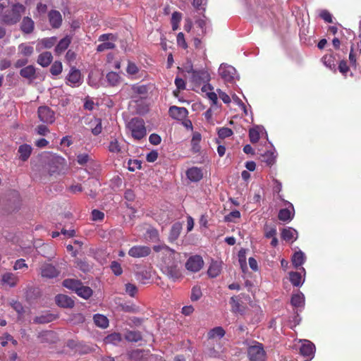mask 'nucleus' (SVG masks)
I'll return each mask as SVG.
<instances>
[{
    "label": "nucleus",
    "instance_id": "c03bdc74",
    "mask_svg": "<svg viewBox=\"0 0 361 361\" xmlns=\"http://www.w3.org/2000/svg\"><path fill=\"white\" fill-rule=\"evenodd\" d=\"M106 80L110 85L115 86L119 82L120 76L117 73L111 71L106 75Z\"/></svg>",
    "mask_w": 361,
    "mask_h": 361
},
{
    "label": "nucleus",
    "instance_id": "37998d69",
    "mask_svg": "<svg viewBox=\"0 0 361 361\" xmlns=\"http://www.w3.org/2000/svg\"><path fill=\"white\" fill-rule=\"evenodd\" d=\"M125 338L130 342H137L142 339L140 333L134 331H128L125 335Z\"/></svg>",
    "mask_w": 361,
    "mask_h": 361
},
{
    "label": "nucleus",
    "instance_id": "c756f323",
    "mask_svg": "<svg viewBox=\"0 0 361 361\" xmlns=\"http://www.w3.org/2000/svg\"><path fill=\"white\" fill-rule=\"evenodd\" d=\"M202 136L198 132H195L192 135L191 140V149L194 153H197L200 151V141Z\"/></svg>",
    "mask_w": 361,
    "mask_h": 361
},
{
    "label": "nucleus",
    "instance_id": "b1692460",
    "mask_svg": "<svg viewBox=\"0 0 361 361\" xmlns=\"http://www.w3.org/2000/svg\"><path fill=\"white\" fill-rule=\"evenodd\" d=\"M56 302L62 307H72L74 305V301L68 296L63 294L56 296Z\"/></svg>",
    "mask_w": 361,
    "mask_h": 361
},
{
    "label": "nucleus",
    "instance_id": "7ed1b4c3",
    "mask_svg": "<svg viewBox=\"0 0 361 361\" xmlns=\"http://www.w3.org/2000/svg\"><path fill=\"white\" fill-rule=\"evenodd\" d=\"M127 131L133 139L140 140L147 135L145 122L138 118H132L126 125Z\"/></svg>",
    "mask_w": 361,
    "mask_h": 361
},
{
    "label": "nucleus",
    "instance_id": "bb28decb",
    "mask_svg": "<svg viewBox=\"0 0 361 361\" xmlns=\"http://www.w3.org/2000/svg\"><path fill=\"white\" fill-rule=\"evenodd\" d=\"M305 255L302 251H298L294 253L292 257V264L294 267L298 268L302 266L305 262Z\"/></svg>",
    "mask_w": 361,
    "mask_h": 361
},
{
    "label": "nucleus",
    "instance_id": "a211bd4d",
    "mask_svg": "<svg viewBox=\"0 0 361 361\" xmlns=\"http://www.w3.org/2000/svg\"><path fill=\"white\" fill-rule=\"evenodd\" d=\"M286 204H289V208L282 209L279 212V219L283 221H290L294 216V208L291 203L286 202Z\"/></svg>",
    "mask_w": 361,
    "mask_h": 361
},
{
    "label": "nucleus",
    "instance_id": "5fc2aeb1",
    "mask_svg": "<svg viewBox=\"0 0 361 361\" xmlns=\"http://www.w3.org/2000/svg\"><path fill=\"white\" fill-rule=\"evenodd\" d=\"M133 90L135 93L140 94V96H145L147 93L148 89L146 85H134Z\"/></svg>",
    "mask_w": 361,
    "mask_h": 361
},
{
    "label": "nucleus",
    "instance_id": "f257e3e1",
    "mask_svg": "<svg viewBox=\"0 0 361 361\" xmlns=\"http://www.w3.org/2000/svg\"><path fill=\"white\" fill-rule=\"evenodd\" d=\"M154 250L156 252H162L163 254L169 256V262H166V260L165 261V263L167 264L165 271L168 276L173 281H176L180 279L182 276L181 272L178 267L173 264L176 256L179 254L176 253L173 250L169 248L166 245H156L154 247Z\"/></svg>",
    "mask_w": 361,
    "mask_h": 361
},
{
    "label": "nucleus",
    "instance_id": "0e129e2a",
    "mask_svg": "<svg viewBox=\"0 0 361 361\" xmlns=\"http://www.w3.org/2000/svg\"><path fill=\"white\" fill-rule=\"evenodd\" d=\"M240 217V213L238 210L232 211L226 217V221H232L233 219H238Z\"/></svg>",
    "mask_w": 361,
    "mask_h": 361
},
{
    "label": "nucleus",
    "instance_id": "aec40b11",
    "mask_svg": "<svg viewBox=\"0 0 361 361\" xmlns=\"http://www.w3.org/2000/svg\"><path fill=\"white\" fill-rule=\"evenodd\" d=\"M264 133L267 136L265 129L262 126H257L249 130V137L252 143L258 142L260 135Z\"/></svg>",
    "mask_w": 361,
    "mask_h": 361
},
{
    "label": "nucleus",
    "instance_id": "09e8293b",
    "mask_svg": "<svg viewBox=\"0 0 361 361\" xmlns=\"http://www.w3.org/2000/svg\"><path fill=\"white\" fill-rule=\"evenodd\" d=\"M56 37L44 38L40 42L44 48L50 49L56 44Z\"/></svg>",
    "mask_w": 361,
    "mask_h": 361
},
{
    "label": "nucleus",
    "instance_id": "7c9ffc66",
    "mask_svg": "<svg viewBox=\"0 0 361 361\" xmlns=\"http://www.w3.org/2000/svg\"><path fill=\"white\" fill-rule=\"evenodd\" d=\"M181 230H182V224L179 222L175 223L172 226L170 233H169V240L171 242L176 240L178 238Z\"/></svg>",
    "mask_w": 361,
    "mask_h": 361
},
{
    "label": "nucleus",
    "instance_id": "412c9836",
    "mask_svg": "<svg viewBox=\"0 0 361 361\" xmlns=\"http://www.w3.org/2000/svg\"><path fill=\"white\" fill-rule=\"evenodd\" d=\"M49 20L50 25L54 27L58 28L61 26L62 22V16L59 11L51 10L49 13Z\"/></svg>",
    "mask_w": 361,
    "mask_h": 361
},
{
    "label": "nucleus",
    "instance_id": "f8f14e48",
    "mask_svg": "<svg viewBox=\"0 0 361 361\" xmlns=\"http://www.w3.org/2000/svg\"><path fill=\"white\" fill-rule=\"evenodd\" d=\"M18 281V276L11 272H6L1 275V282L3 286L13 288L16 286Z\"/></svg>",
    "mask_w": 361,
    "mask_h": 361
},
{
    "label": "nucleus",
    "instance_id": "393cba45",
    "mask_svg": "<svg viewBox=\"0 0 361 361\" xmlns=\"http://www.w3.org/2000/svg\"><path fill=\"white\" fill-rule=\"evenodd\" d=\"M281 237L286 241H294L298 238V232L290 227L283 228L281 231Z\"/></svg>",
    "mask_w": 361,
    "mask_h": 361
},
{
    "label": "nucleus",
    "instance_id": "1a4fd4ad",
    "mask_svg": "<svg viewBox=\"0 0 361 361\" xmlns=\"http://www.w3.org/2000/svg\"><path fill=\"white\" fill-rule=\"evenodd\" d=\"M37 113L39 119L42 123H52L55 121L54 112L47 106H39Z\"/></svg>",
    "mask_w": 361,
    "mask_h": 361
},
{
    "label": "nucleus",
    "instance_id": "a878e982",
    "mask_svg": "<svg viewBox=\"0 0 361 361\" xmlns=\"http://www.w3.org/2000/svg\"><path fill=\"white\" fill-rule=\"evenodd\" d=\"M32 147L30 145H27V144H23V145H21L19 148H18V153L20 154V159L23 161H27L31 153H32Z\"/></svg>",
    "mask_w": 361,
    "mask_h": 361
},
{
    "label": "nucleus",
    "instance_id": "a18cd8bd",
    "mask_svg": "<svg viewBox=\"0 0 361 361\" xmlns=\"http://www.w3.org/2000/svg\"><path fill=\"white\" fill-rule=\"evenodd\" d=\"M182 18L181 13L174 12L171 16V25L173 30H176L179 27V23Z\"/></svg>",
    "mask_w": 361,
    "mask_h": 361
},
{
    "label": "nucleus",
    "instance_id": "a19ab883",
    "mask_svg": "<svg viewBox=\"0 0 361 361\" xmlns=\"http://www.w3.org/2000/svg\"><path fill=\"white\" fill-rule=\"evenodd\" d=\"M80 284L81 282L75 279H66L63 282V285L64 287L71 289L75 292H76L77 289L80 286Z\"/></svg>",
    "mask_w": 361,
    "mask_h": 361
},
{
    "label": "nucleus",
    "instance_id": "5701e85b",
    "mask_svg": "<svg viewBox=\"0 0 361 361\" xmlns=\"http://www.w3.org/2000/svg\"><path fill=\"white\" fill-rule=\"evenodd\" d=\"M36 69L35 66L30 65L23 68L20 71V75L30 81L34 80L36 78Z\"/></svg>",
    "mask_w": 361,
    "mask_h": 361
},
{
    "label": "nucleus",
    "instance_id": "4be33fe9",
    "mask_svg": "<svg viewBox=\"0 0 361 361\" xmlns=\"http://www.w3.org/2000/svg\"><path fill=\"white\" fill-rule=\"evenodd\" d=\"M35 28V23L30 17H24L20 24V29L25 34H30Z\"/></svg>",
    "mask_w": 361,
    "mask_h": 361
},
{
    "label": "nucleus",
    "instance_id": "774afa93",
    "mask_svg": "<svg viewBox=\"0 0 361 361\" xmlns=\"http://www.w3.org/2000/svg\"><path fill=\"white\" fill-rule=\"evenodd\" d=\"M89 160V156L87 154H80L77 156V161L80 165L85 164Z\"/></svg>",
    "mask_w": 361,
    "mask_h": 361
},
{
    "label": "nucleus",
    "instance_id": "72a5a7b5",
    "mask_svg": "<svg viewBox=\"0 0 361 361\" xmlns=\"http://www.w3.org/2000/svg\"><path fill=\"white\" fill-rule=\"evenodd\" d=\"M93 319L95 324L99 327L105 329L109 326V320L103 314H97L94 316Z\"/></svg>",
    "mask_w": 361,
    "mask_h": 361
},
{
    "label": "nucleus",
    "instance_id": "473e14b6",
    "mask_svg": "<svg viewBox=\"0 0 361 361\" xmlns=\"http://www.w3.org/2000/svg\"><path fill=\"white\" fill-rule=\"evenodd\" d=\"M291 304L296 307H303L305 305V296L301 292L293 294L291 298Z\"/></svg>",
    "mask_w": 361,
    "mask_h": 361
},
{
    "label": "nucleus",
    "instance_id": "9d476101",
    "mask_svg": "<svg viewBox=\"0 0 361 361\" xmlns=\"http://www.w3.org/2000/svg\"><path fill=\"white\" fill-rule=\"evenodd\" d=\"M66 80V84L73 87H78L82 82L80 71L75 68H71Z\"/></svg>",
    "mask_w": 361,
    "mask_h": 361
},
{
    "label": "nucleus",
    "instance_id": "6e6552de",
    "mask_svg": "<svg viewBox=\"0 0 361 361\" xmlns=\"http://www.w3.org/2000/svg\"><path fill=\"white\" fill-rule=\"evenodd\" d=\"M204 265V261L200 255H194L187 260L185 268L191 272H197L202 269Z\"/></svg>",
    "mask_w": 361,
    "mask_h": 361
},
{
    "label": "nucleus",
    "instance_id": "3c124183",
    "mask_svg": "<svg viewBox=\"0 0 361 361\" xmlns=\"http://www.w3.org/2000/svg\"><path fill=\"white\" fill-rule=\"evenodd\" d=\"M219 137L221 139L228 137L233 135L231 129L226 127L221 128L218 130Z\"/></svg>",
    "mask_w": 361,
    "mask_h": 361
},
{
    "label": "nucleus",
    "instance_id": "052dcab7",
    "mask_svg": "<svg viewBox=\"0 0 361 361\" xmlns=\"http://www.w3.org/2000/svg\"><path fill=\"white\" fill-rule=\"evenodd\" d=\"M104 218V214L98 210V209H93L92 211V219L94 221H102Z\"/></svg>",
    "mask_w": 361,
    "mask_h": 361
},
{
    "label": "nucleus",
    "instance_id": "2eb2a0df",
    "mask_svg": "<svg viewBox=\"0 0 361 361\" xmlns=\"http://www.w3.org/2000/svg\"><path fill=\"white\" fill-rule=\"evenodd\" d=\"M58 270L51 264H45L40 268V274L43 278L52 279L59 275Z\"/></svg>",
    "mask_w": 361,
    "mask_h": 361
},
{
    "label": "nucleus",
    "instance_id": "e433bc0d",
    "mask_svg": "<svg viewBox=\"0 0 361 361\" xmlns=\"http://www.w3.org/2000/svg\"><path fill=\"white\" fill-rule=\"evenodd\" d=\"M91 126V131L94 135H97L101 133L102 130V121L99 118H94L90 123Z\"/></svg>",
    "mask_w": 361,
    "mask_h": 361
},
{
    "label": "nucleus",
    "instance_id": "8fccbe9b",
    "mask_svg": "<svg viewBox=\"0 0 361 361\" xmlns=\"http://www.w3.org/2000/svg\"><path fill=\"white\" fill-rule=\"evenodd\" d=\"M54 318V316L52 314L42 315L40 317H37L35 319V322L36 323L45 324L53 321Z\"/></svg>",
    "mask_w": 361,
    "mask_h": 361
},
{
    "label": "nucleus",
    "instance_id": "f03ea898",
    "mask_svg": "<svg viewBox=\"0 0 361 361\" xmlns=\"http://www.w3.org/2000/svg\"><path fill=\"white\" fill-rule=\"evenodd\" d=\"M25 11V6L19 3L14 4L11 8H8L2 13L0 19L5 24L14 25L20 20Z\"/></svg>",
    "mask_w": 361,
    "mask_h": 361
},
{
    "label": "nucleus",
    "instance_id": "4d7b16f0",
    "mask_svg": "<svg viewBox=\"0 0 361 361\" xmlns=\"http://www.w3.org/2000/svg\"><path fill=\"white\" fill-rule=\"evenodd\" d=\"M277 233L276 228L275 226L269 228L268 226H266L264 228V236L267 238H272L276 237Z\"/></svg>",
    "mask_w": 361,
    "mask_h": 361
},
{
    "label": "nucleus",
    "instance_id": "6e6d98bb",
    "mask_svg": "<svg viewBox=\"0 0 361 361\" xmlns=\"http://www.w3.org/2000/svg\"><path fill=\"white\" fill-rule=\"evenodd\" d=\"M110 267L111 271L116 276H119L123 273V269L121 264L116 261H113L111 264Z\"/></svg>",
    "mask_w": 361,
    "mask_h": 361
},
{
    "label": "nucleus",
    "instance_id": "ddd939ff",
    "mask_svg": "<svg viewBox=\"0 0 361 361\" xmlns=\"http://www.w3.org/2000/svg\"><path fill=\"white\" fill-rule=\"evenodd\" d=\"M169 115L174 119L176 120H184L188 114L187 109L185 107H178L173 106L169 108Z\"/></svg>",
    "mask_w": 361,
    "mask_h": 361
},
{
    "label": "nucleus",
    "instance_id": "680f3d73",
    "mask_svg": "<svg viewBox=\"0 0 361 361\" xmlns=\"http://www.w3.org/2000/svg\"><path fill=\"white\" fill-rule=\"evenodd\" d=\"M138 70L137 66L134 63L128 62L126 71L129 75H135L138 72Z\"/></svg>",
    "mask_w": 361,
    "mask_h": 361
},
{
    "label": "nucleus",
    "instance_id": "79ce46f5",
    "mask_svg": "<svg viewBox=\"0 0 361 361\" xmlns=\"http://www.w3.org/2000/svg\"><path fill=\"white\" fill-rule=\"evenodd\" d=\"M108 149L110 152L118 154L121 151V147L116 138H111L109 145L108 146Z\"/></svg>",
    "mask_w": 361,
    "mask_h": 361
},
{
    "label": "nucleus",
    "instance_id": "338daca9",
    "mask_svg": "<svg viewBox=\"0 0 361 361\" xmlns=\"http://www.w3.org/2000/svg\"><path fill=\"white\" fill-rule=\"evenodd\" d=\"M161 137L157 134L153 133L149 135V141L151 144L154 145H159L161 142Z\"/></svg>",
    "mask_w": 361,
    "mask_h": 361
},
{
    "label": "nucleus",
    "instance_id": "423d86ee",
    "mask_svg": "<svg viewBox=\"0 0 361 361\" xmlns=\"http://www.w3.org/2000/svg\"><path fill=\"white\" fill-rule=\"evenodd\" d=\"M66 166L65 159L59 156H51L49 159V172L51 175L55 173H61Z\"/></svg>",
    "mask_w": 361,
    "mask_h": 361
},
{
    "label": "nucleus",
    "instance_id": "0eeeda50",
    "mask_svg": "<svg viewBox=\"0 0 361 361\" xmlns=\"http://www.w3.org/2000/svg\"><path fill=\"white\" fill-rule=\"evenodd\" d=\"M115 36L113 34H103L99 37V41L102 42L97 47V51L102 52L105 50L112 49L115 47L114 41Z\"/></svg>",
    "mask_w": 361,
    "mask_h": 361
},
{
    "label": "nucleus",
    "instance_id": "cd10ccee",
    "mask_svg": "<svg viewBox=\"0 0 361 361\" xmlns=\"http://www.w3.org/2000/svg\"><path fill=\"white\" fill-rule=\"evenodd\" d=\"M53 56L49 51H45L39 55L37 63L42 67L48 66L52 61Z\"/></svg>",
    "mask_w": 361,
    "mask_h": 361
},
{
    "label": "nucleus",
    "instance_id": "69168bd1",
    "mask_svg": "<svg viewBox=\"0 0 361 361\" xmlns=\"http://www.w3.org/2000/svg\"><path fill=\"white\" fill-rule=\"evenodd\" d=\"M319 16L324 21L327 23H332V16L328 11H322Z\"/></svg>",
    "mask_w": 361,
    "mask_h": 361
},
{
    "label": "nucleus",
    "instance_id": "9b49d317",
    "mask_svg": "<svg viewBox=\"0 0 361 361\" xmlns=\"http://www.w3.org/2000/svg\"><path fill=\"white\" fill-rule=\"evenodd\" d=\"M151 252V249L148 246L136 245L132 247L129 251L128 255L130 257L140 258L148 256Z\"/></svg>",
    "mask_w": 361,
    "mask_h": 361
},
{
    "label": "nucleus",
    "instance_id": "c85d7f7f",
    "mask_svg": "<svg viewBox=\"0 0 361 361\" xmlns=\"http://www.w3.org/2000/svg\"><path fill=\"white\" fill-rule=\"evenodd\" d=\"M71 42V39L68 36L61 39L55 47V52L57 54H61L68 47Z\"/></svg>",
    "mask_w": 361,
    "mask_h": 361
},
{
    "label": "nucleus",
    "instance_id": "58836bf2",
    "mask_svg": "<svg viewBox=\"0 0 361 361\" xmlns=\"http://www.w3.org/2000/svg\"><path fill=\"white\" fill-rule=\"evenodd\" d=\"M135 277L140 282L145 283L151 278V273L146 269H142L135 273Z\"/></svg>",
    "mask_w": 361,
    "mask_h": 361
},
{
    "label": "nucleus",
    "instance_id": "e2e57ef3",
    "mask_svg": "<svg viewBox=\"0 0 361 361\" xmlns=\"http://www.w3.org/2000/svg\"><path fill=\"white\" fill-rule=\"evenodd\" d=\"M177 44L178 46L181 47L183 49H186L188 47V44L185 40L184 35L183 32H179L178 34Z\"/></svg>",
    "mask_w": 361,
    "mask_h": 361
},
{
    "label": "nucleus",
    "instance_id": "603ef678",
    "mask_svg": "<svg viewBox=\"0 0 361 361\" xmlns=\"http://www.w3.org/2000/svg\"><path fill=\"white\" fill-rule=\"evenodd\" d=\"M224 352V349L222 348V346L219 343L218 344V348L215 349L214 348L209 349V355L210 357H219L221 356V355Z\"/></svg>",
    "mask_w": 361,
    "mask_h": 361
},
{
    "label": "nucleus",
    "instance_id": "39448f33",
    "mask_svg": "<svg viewBox=\"0 0 361 361\" xmlns=\"http://www.w3.org/2000/svg\"><path fill=\"white\" fill-rule=\"evenodd\" d=\"M218 72L221 78L226 82L233 83L239 79V75L235 68L231 65L226 63L221 64Z\"/></svg>",
    "mask_w": 361,
    "mask_h": 361
},
{
    "label": "nucleus",
    "instance_id": "f704fd0d",
    "mask_svg": "<svg viewBox=\"0 0 361 361\" xmlns=\"http://www.w3.org/2000/svg\"><path fill=\"white\" fill-rule=\"evenodd\" d=\"M261 155L262 157V161L265 162L267 166H271L276 161V155L274 151H267Z\"/></svg>",
    "mask_w": 361,
    "mask_h": 361
},
{
    "label": "nucleus",
    "instance_id": "bf43d9fd",
    "mask_svg": "<svg viewBox=\"0 0 361 361\" xmlns=\"http://www.w3.org/2000/svg\"><path fill=\"white\" fill-rule=\"evenodd\" d=\"M137 291V287L132 283H126V292L131 297H134Z\"/></svg>",
    "mask_w": 361,
    "mask_h": 361
},
{
    "label": "nucleus",
    "instance_id": "dca6fc26",
    "mask_svg": "<svg viewBox=\"0 0 361 361\" xmlns=\"http://www.w3.org/2000/svg\"><path fill=\"white\" fill-rule=\"evenodd\" d=\"M301 270L303 272V276H302L301 274L298 272L290 271L289 273L290 281L294 286H301L305 282V269L302 267Z\"/></svg>",
    "mask_w": 361,
    "mask_h": 361
},
{
    "label": "nucleus",
    "instance_id": "20e7f679",
    "mask_svg": "<svg viewBox=\"0 0 361 361\" xmlns=\"http://www.w3.org/2000/svg\"><path fill=\"white\" fill-rule=\"evenodd\" d=\"M247 353L250 361H266L267 360V353L264 345L255 341L248 344Z\"/></svg>",
    "mask_w": 361,
    "mask_h": 361
},
{
    "label": "nucleus",
    "instance_id": "f3484780",
    "mask_svg": "<svg viewBox=\"0 0 361 361\" xmlns=\"http://www.w3.org/2000/svg\"><path fill=\"white\" fill-rule=\"evenodd\" d=\"M188 72L192 73V78L195 82H208L210 79L209 74L206 71H197L191 68Z\"/></svg>",
    "mask_w": 361,
    "mask_h": 361
},
{
    "label": "nucleus",
    "instance_id": "ea45409f",
    "mask_svg": "<svg viewBox=\"0 0 361 361\" xmlns=\"http://www.w3.org/2000/svg\"><path fill=\"white\" fill-rule=\"evenodd\" d=\"M226 332L224 329L221 326L215 327L209 331L208 333V337L211 339L215 338H222L224 336Z\"/></svg>",
    "mask_w": 361,
    "mask_h": 361
},
{
    "label": "nucleus",
    "instance_id": "c9c22d12",
    "mask_svg": "<svg viewBox=\"0 0 361 361\" xmlns=\"http://www.w3.org/2000/svg\"><path fill=\"white\" fill-rule=\"evenodd\" d=\"M221 271V264L217 262H215L211 264L207 271V273L210 277L214 278L219 275Z\"/></svg>",
    "mask_w": 361,
    "mask_h": 361
},
{
    "label": "nucleus",
    "instance_id": "49530a36",
    "mask_svg": "<svg viewBox=\"0 0 361 361\" xmlns=\"http://www.w3.org/2000/svg\"><path fill=\"white\" fill-rule=\"evenodd\" d=\"M122 340L121 335L120 334L114 333L109 335L106 337V342L116 345Z\"/></svg>",
    "mask_w": 361,
    "mask_h": 361
},
{
    "label": "nucleus",
    "instance_id": "13d9d810",
    "mask_svg": "<svg viewBox=\"0 0 361 361\" xmlns=\"http://www.w3.org/2000/svg\"><path fill=\"white\" fill-rule=\"evenodd\" d=\"M28 266L25 263V261L24 259H17L13 264V269L14 270H19L23 269H27Z\"/></svg>",
    "mask_w": 361,
    "mask_h": 361
},
{
    "label": "nucleus",
    "instance_id": "de8ad7c7",
    "mask_svg": "<svg viewBox=\"0 0 361 361\" xmlns=\"http://www.w3.org/2000/svg\"><path fill=\"white\" fill-rule=\"evenodd\" d=\"M63 66L60 61H56L51 66L50 72L53 75H58L62 72Z\"/></svg>",
    "mask_w": 361,
    "mask_h": 361
},
{
    "label": "nucleus",
    "instance_id": "4c0bfd02",
    "mask_svg": "<svg viewBox=\"0 0 361 361\" xmlns=\"http://www.w3.org/2000/svg\"><path fill=\"white\" fill-rule=\"evenodd\" d=\"M19 54L25 56H30L34 52V48L25 43H22L18 46Z\"/></svg>",
    "mask_w": 361,
    "mask_h": 361
},
{
    "label": "nucleus",
    "instance_id": "864d4df0",
    "mask_svg": "<svg viewBox=\"0 0 361 361\" xmlns=\"http://www.w3.org/2000/svg\"><path fill=\"white\" fill-rule=\"evenodd\" d=\"M202 296V291L200 287L194 286L192 288L190 298L192 301L198 300Z\"/></svg>",
    "mask_w": 361,
    "mask_h": 361
},
{
    "label": "nucleus",
    "instance_id": "2f4dec72",
    "mask_svg": "<svg viewBox=\"0 0 361 361\" xmlns=\"http://www.w3.org/2000/svg\"><path fill=\"white\" fill-rule=\"evenodd\" d=\"M75 293L78 296L87 300L92 296L93 292L90 287L83 286L81 283Z\"/></svg>",
    "mask_w": 361,
    "mask_h": 361
},
{
    "label": "nucleus",
    "instance_id": "6ab92c4d",
    "mask_svg": "<svg viewBox=\"0 0 361 361\" xmlns=\"http://www.w3.org/2000/svg\"><path fill=\"white\" fill-rule=\"evenodd\" d=\"M186 176L190 180L197 182L202 178L203 173L200 168L194 166L187 170Z\"/></svg>",
    "mask_w": 361,
    "mask_h": 361
},
{
    "label": "nucleus",
    "instance_id": "4468645a",
    "mask_svg": "<svg viewBox=\"0 0 361 361\" xmlns=\"http://www.w3.org/2000/svg\"><path fill=\"white\" fill-rule=\"evenodd\" d=\"M316 348L313 343L308 340H304L300 347V353L305 357L312 359L314 357Z\"/></svg>",
    "mask_w": 361,
    "mask_h": 361
}]
</instances>
